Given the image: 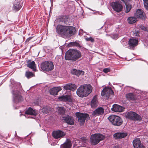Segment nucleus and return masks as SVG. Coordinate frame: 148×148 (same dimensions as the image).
Returning <instances> with one entry per match:
<instances>
[{
	"label": "nucleus",
	"mask_w": 148,
	"mask_h": 148,
	"mask_svg": "<svg viewBox=\"0 0 148 148\" xmlns=\"http://www.w3.org/2000/svg\"><path fill=\"white\" fill-rule=\"evenodd\" d=\"M127 22L130 24L135 23L137 21V18L134 16V17H130L128 18L127 19Z\"/></svg>",
	"instance_id": "cd10ccee"
},
{
	"label": "nucleus",
	"mask_w": 148,
	"mask_h": 148,
	"mask_svg": "<svg viewBox=\"0 0 148 148\" xmlns=\"http://www.w3.org/2000/svg\"><path fill=\"white\" fill-rule=\"evenodd\" d=\"M134 16L136 18H139L141 19H143L145 17V14L143 11L140 9L136 10L134 13Z\"/></svg>",
	"instance_id": "4468645a"
},
{
	"label": "nucleus",
	"mask_w": 148,
	"mask_h": 148,
	"mask_svg": "<svg viewBox=\"0 0 148 148\" xmlns=\"http://www.w3.org/2000/svg\"><path fill=\"white\" fill-rule=\"evenodd\" d=\"M63 119L68 124L72 125L74 124L73 119L72 117L68 116L66 117H63Z\"/></svg>",
	"instance_id": "412c9836"
},
{
	"label": "nucleus",
	"mask_w": 148,
	"mask_h": 148,
	"mask_svg": "<svg viewBox=\"0 0 148 148\" xmlns=\"http://www.w3.org/2000/svg\"><path fill=\"white\" fill-rule=\"evenodd\" d=\"M85 39L86 41H90L91 42H94V39L92 37H90L89 38L86 37Z\"/></svg>",
	"instance_id": "e433bc0d"
},
{
	"label": "nucleus",
	"mask_w": 148,
	"mask_h": 148,
	"mask_svg": "<svg viewBox=\"0 0 148 148\" xmlns=\"http://www.w3.org/2000/svg\"><path fill=\"white\" fill-rule=\"evenodd\" d=\"M68 46L69 47H74L76 46L77 47H79L80 46V45L78 43H77L76 42H71L70 43L69 45Z\"/></svg>",
	"instance_id": "f704fd0d"
},
{
	"label": "nucleus",
	"mask_w": 148,
	"mask_h": 148,
	"mask_svg": "<svg viewBox=\"0 0 148 148\" xmlns=\"http://www.w3.org/2000/svg\"><path fill=\"white\" fill-rule=\"evenodd\" d=\"M75 115L78 118L79 123L81 125H84L86 120L89 118V115L88 114H83L79 112H76Z\"/></svg>",
	"instance_id": "6e6552de"
},
{
	"label": "nucleus",
	"mask_w": 148,
	"mask_h": 148,
	"mask_svg": "<svg viewBox=\"0 0 148 148\" xmlns=\"http://www.w3.org/2000/svg\"><path fill=\"white\" fill-rule=\"evenodd\" d=\"M138 34H139V32L138 31L137 32H135V33H134V35H135L136 36H138Z\"/></svg>",
	"instance_id": "c03bdc74"
},
{
	"label": "nucleus",
	"mask_w": 148,
	"mask_h": 148,
	"mask_svg": "<svg viewBox=\"0 0 148 148\" xmlns=\"http://www.w3.org/2000/svg\"><path fill=\"white\" fill-rule=\"evenodd\" d=\"M133 144L134 148H145L144 146L141 143L139 138H137L133 140Z\"/></svg>",
	"instance_id": "ddd939ff"
},
{
	"label": "nucleus",
	"mask_w": 148,
	"mask_h": 148,
	"mask_svg": "<svg viewBox=\"0 0 148 148\" xmlns=\"http://www.w3.org/2000/svg\"><path fill=\"white\" fill-rule=\"evenodd\" d=\"M125 4V3H126V2L125 0H121Z\"/></svg>",
	"instance_id": "a18cd8bd"
},
{
	"label": "nucleus",
	"mask_w": 148,
	"mask_h": 148,
	"mask_svg": "<svg viewBox=\"0 0 148 148\" xmlns=\"http://www.w3.org/2000/svg\"><path fill=\"white\" fill-rule=\"evenodd\" d=\"M32 38V37H29L26 40V42H28Z\"/></svg>",
	"instance_id": "37998d69"
},
{
	"label": "nucleus",
	"mask_w": 148,
	"mask_h": 148,
	"mask_svg": "<svg viewBox=\"0 0 148 148\" xmlns=\"http://www.w3.org/2000/svg\"><path fill=\"white\" fill-rule=\"evenodd\" d=\"M39 100H38V101H36L34 102V103L36 105H38L39 104Z\"/></svg>",
	"instance_id": "79ce46f5"
},
{
	"label": "nucleus",
	"mask_w": 148,
	"mask_h": 148,
	"mask_svg": "<svg viewBox=\"0 0 148 148\" xmlns=\"http://www.w3.org/2000/svg\"><path fill=\"white\" fill-rule=\"evenodd\" d=\"M145 7L147 10H148V0H143Z\"/></svg>",
	"instance_id": "4c0bfd02"
},
{
	"label": "nucleus",
	"mask_w": 148,
	"mask_h": 148,
	"mask_svg": "<svg viewBox=\"0 0 148 148\" xmlns=\"http://www.w3.org/2000/svg\"><path fill=\"white\" fill-rule=\"evenodd\" d=\"M21 5H20L19 2H16L14 3L13 5V8L16 11L18 10L21 8Z\"/></svg>",
	"instance_id": "7c9ffc66"
},
{
	"label": "nucleus",
	"mask_w": 148,
	"mask_h": 148,
	"mask_svg": "<svg viewBox=\"0 0 148 148\" xmlns=\"http://www.w3.org/2000/svg\"><path fill=\"white\" fill-rule=\"evenodd\" d=\"M58 99L60 101H71V96L70 95H62L59 97Z\"/></svg>",
	"instance_id": "f3484780"
},
{
	"label": "nucleus",
	"mask_w": 148,
	"mask_h": 148,
	"mask_svg": "<svg viewBox=\"0 0 148 148\" xmlns=\"http://www.w3.org/2000/svg\"><path fill=\"white\" fill-rule=\"evenodd\" d=\"M62 90L60 86L57 87H54L51 88L50 90V92L51 95H56L58 93Z\"/></svg>",
	"instance_id": "6ab92c4d"
},
{
	"label": "nucleus",
	"mask_w": 148,
	"mask_h": 148,
	"mask_svg": "<svg viewBox=\"0 0 148 148\" xmlns=\"http://www.w3.org/2000/svg\"><path fill=\"white\" fill-rule=\"evenodd\" d=\"M68 19L67 16H63L58 18V20L59 22L66 23L68 22Z\"/></svg>",
	"instance_id": "a878e982"
},
{
	"label": "nucleus",
	"mask_w": 148,
	"mask_h": 148,
	"mask_svg": "<svg viewBox=\"0 0 148 148\" xmlns=\"http://www.w3.org/2000/svg\"><path fill=\"white\" fill-rule=\"evenodd\" d=\"M89 9L90 10H91L90 9V8H89Z\"/></svg>",
	"instance_id": "09e8293b"
},
{
	"label": "nucleus",
	"mask_w": 148,
	"mask_h": 148,
	"mask_svg": "<svg viewBox=\"0 0 148 148\" xmlns=\"http://www.w3.org/2000/svg\"><path fill=\"white\" fill-rule=\"evenodd\" d=\"M127 99L128 100H134L135 99L134 96L133 94L132 93H129L127 94L126 95Z\"/></svg>",
	"instance_id": "2f4dec72"
},
{
	"label": "nucleus",
	"mask_w": 148,
	"mask_h": 148,
	"mask_svg": "<svg viewBox=\"0 0 148 148\" xmlns=\"http://www.w3.org/2000/svg\"><path fill=\"white\" fill-rule=\"evenodd\" d=\"M97 103V96L95 95L94 97L91 101V107H96Z\"/></svg>",
	"instance_id": "c85d7f7f"
},
{
	"label": "nucleus",
	"mask_w": 148,
	"mask_h": 148,
	"mask_svg": "<svg viewBox=\"0 0 148 148\" xmlns=\"http://www.w3.org/2000/svg\"><path fill=\"white\" fill-rule=\"evenodd\" d=\"M87 140H85L84 141H85V143H86L87 142Z\"/></svg>",
	"instance_id": "de8ad7c7"
},
{
	"label": "nucleus",
	"mask_w": 148,
	"mask_h": 148,
	"mask_svg": "<svg viewBox=\"0 0 148 148\" xmlns=\"http://www.w3.org/2000/svg\"><path fill=\"white\" fill-rule=\"evenodd\" d=\"M111 5L114 10L117 12L121 11L123 9V6L121 4L118 2L112 3Z\"/></svg>",
	"instance_id": "f8f14e48"
},
{
	"label": "nucleus",
	"mask_w": 148,
	"mask_h": 148,
	"mask_svg": "<svg viewBox=\"0 0 148 148\" xmlns=\"http://www.w3.org/2000/svg\"><path fill=\"white\" fill-rule=\"evenodd\" d=\"M127 135L126 132H118L114 134V137L116 139H119L124 138Z\"/></svg>",
	"instance_id": "dca6fc26"
},
{
	"label": "nucleus",
	"mask_w": 148,
	"mask_h": 148,
	"mask_svg": "<svg viewBox=\"0 0 148 148\" xmlns=\"http://www.w3.org/2000/svg\"><path fill=\"white\" fill-rule=\"evenodd\" d=\"M52 135L53 137L55 139H60L63 137L65 135V133L62 131L58 130L53 131Z\"/></svg>",
	"instance_id": "9b49d317"
},
{
	"label": "nucleus",
	"mask_w": 148,
	"mask_h": 148,
	"mask_svg": "<svg viewBox=\"0 0 148 148\" xmlns=\"http://www.w3.org/2000/svg\"><path fill=\"white\" fill-rule=\"evenodd\" d=\"M108 119L114 125L119 126L123 123L121 118L118 116L111 115L108 117Z\"/></svg>",
	"instance_id": "423d86ee"
},
{
	"label": "nucleus",
	"mask_w": 148,
	"mask_h": 148,
	"mask_svg": "<svg viewBox=\"0 0 148 148\" xmlns=\"http://www.w3.org/2000/svg\"><path fill=\"white\" fill-rule=\"evenodd\" d=\"M50 108L47 106H45L40 110V111L44 114H47L50 110Z\"/></svg>",
	"instance_id": "c756f323"
},
{
	"label": "nucleus",
	"mask_w": 148,
	"mask_h": 148,
	"mask_svg": "<svg viewBox=\"0 0 148 148\" xmlns=\"http://www.w3.org/2000/svg\"><path fill=\"white\" fill-rule=\"evenodd\" d=\"M58 113L60 114H63L65 113V110L64 108L62 107H58Z\"/></svg>",
	"instance_id": "c9c22d12"
},
{
	"label": "nucleus",
	"mask_w": 148,
	"mask_h": 148,
	"mask_svg": "<svg viewBox=\"0 0 148 148\" xmlns=\"http://www.w3.org/2000/svg\"><path fill=\"white\" fill-rule=\"evenodd\" d=\"M63 88L65 90H73L76 89V86L73 84H68L65 85Z\"/></svg>",
	"instance_id": "5701e85b"
},
{
	"label": "nucleus",
	"mask_w": 148,
	"mask_h": 148,
	"mask_svg": "<svg viewBox=\"0 0 148 148\" xmlns=\"http://www.w3.org/2000/svg\"><path fill=\"white\" fill-rule=\"evenodd\" d=\"M72 145L71 142L70 140L67 139L64 143L61 145L60 147L61 148H71Z\"/></svg>",
	"instance_id": "b1692460"
},
{
	"label": "nucleus",
	"mask_w": 148,
	"mask_h": 148,
	"mask_svg": "<svg viewBox=\"0 0 148 148\" xmlns=\"http://www.w3.org/2000/svg\"><path fill=\"white\" fill-rule=\"evenodd\" d=\"M112 38L113 39L116 40L118 38V36L117 35H114L112 36Z\"/></svg>",
	"instance_id": "a19ab883"
},
{
	"label": "nucleus",
	"mask_w": 148,
	"mask_h": 148,
	"mask_svg": "<svg viewBox=\"0 0 148 148\" xmlns=\"http://www.w3.org/2000/svg\"><path fill=\"white\" fill-rule=\"evenodd\" d=\"M25 116L27 118H31V117H29L28 116V115H25Z\"/></svg>",
	"instance_id": "49530a36"
},
{
	"label": "nucleus",
	"mask_w": 148,
	"mask_h": 148,
	"mask_svg": "<svg viewBox=\"0 0 148 148\" xmlns=\"http://www.w3.org/2000/svg\"><path fill=\"white\" fill-rule=\"evenodd\" d=\"M25 113L26 114L35 116L37 114L38 112L37 110L29 108L25 111Z\"/></svg>",
	"instance_id": "4be33fe9"
},
{
	"label": "nucleus",
	"mask_w": 148,
	"mask_h": 148,
	"mask_svg": "<svg viewBox=\"0 0 148 148\" xmlns=\"http://www.w3.org/2000/svg\"><path fill=\"white\" fill-rule=\"evenodd\" d=\"M34 74L31 72L26 71L25 74V76L28 78H29L34 76Z\"/></svg>",
	"instance_id": "473e14b6"
},
{
	"label": "nucleus",
	"mask_w": 148,
	"mask_h": 148,
	"mask_svg": "<svg viewBox=\"0 0 148 148\" xmlns=\"http://www.w3.org/2000/svg\"><path fill=\"white\" fill-rule=\"evenodd\" d=\"M71 73L73 74L79 76L80 75H83L84 74V72L82 71L77 70L76 69H73L71 71Z\"/></svg>",
	"instance_id": "bb28decb"
},
{
	"label": "nucleus",
	"mask_w": 148,
	"mask_h": 148,
	"mask_svg": "<svg viewBox=\"0 0 148 148\" xmlns=\"http://www.w3.org/2000/svg\"><path fill=\"white\" fill-rule=\"evenodd\" d=\"M105 136L100 134H92L90 137V142L92 145L98 144L100 141L104 139Z\"/></svg>",
	"instance_id": "39448f33"
},
{
	"label": "nucleus",
	"mask_w": 148,
	"mask_h": 148,
	"mask_svg": "<svg viewBox=\"0 0 148 148\" xmlns=\"http://www.w3.org/2000/svg\"><path fill=\"white\" fill-rule=\"evenodd\" d=\"M126 117L134 121H140L142 120V118L139 115L133 112H128L126 115Z\"/></svg>",
	"instance_id": "9d476101"
},
{
	"label": "nucleus",
	"mask_w": 148,
	"mask_h": 148,
	"mask_svg": "<svg viewBox=\"0 0 148 148\" xmlns=\"http://www.w3.org/2000/svg\"><path fill=\"white\" fill-rule=\"evenodd\" d=\"M126 5V8L125 9V12L126 13L128 12L132 8L131 5L130 4H127V3L125 4Z\"/></svg>",
	"instance_id": "72a5a7b5"
},
{
	"label": "nucleus",
	"mask_w": 148,
	"mask_h": 148,
	"mask_svg": "<svg viewBox=\"0 0 148 148\" xmlns=\"http://www.w3.org/2000/svg\"><path fill=\"white\" fill-rule=\"evenodd\" d=\"M128 42L130 47L132 48L138 45V40H137L132 38L130 39Z\"/></svg>",
	"instance_id": "a211bd4d"
},
{
	"label": "nucleus",
	"mask_w": 148,
	"mask_h": 148,
	"mask_svg": "<svg viewBox=\"0 0 148 148\" xmlns=\"http://www.w3.org/2000/svg\"><path fill=\"white\" fill-rule=\"evenodd\" d=\"M104 109L101 107L98 108L94 112L93 114L95 115H102L104 113Z\"/></svg>",
	"instance_id": "393cba45"
},
{
	"label": "nucleus",
	"mask_w": 148,
	"mask_h": 148,
	"mask_svg": "<svg viewBox=\"0 0 148 148\" xmlns=\"http://www.w3.org/2000/svg\"><path fill=\"white\" fill-rule=\"evenodd\" d=\"M124 108L119 105L116 104H114L111 108L112 111L115 112H121L123 111Z\"/></svg>",
	"instance_id": "2eb2a0df"
},
{
	"label": "nucleus",
	"mask_w": 148,
	"mask_h": 148,
	"mask_svg": "<svg viewBox=\"0 0 148 148\" xmlns=\"http://www.w3.org/2000/svg\"><path fill=\"white\" fill-rule=\"evenodd\" d=\"M27 65L28 67L32 69L33 71H36V66L34 61H31L30 60H29L27 61Z\"/></svg>",
	"instance_id": "aec40b11"
},
{
	"label": "nucleus",
	"mask_w": 148,
	"mask_h": 148,
	"mask_svg": "<svg viewBox=\"0 0 148 148\" xmlns=\"http://www.w3.org/2000/svg\"><path fill=\"white\" fill-rule=\"evenodd\" d=\"M101 95L103 96L104 98L106 99H108L111 96L113 95L114 92L110 87L104 88L101 93Z\"/></svg>",
	"instance_id": "1a4fd4ad"
},
{
	"label": "nucleus",
	"mask_w": 148,
	"mask_h": 148,
	"mask_svg": "<svg viewBox=\"0 0 148 148\" xmlns=\"http://www.w3.org/2000/svg\"><path fill=\"white\" fill-rule=\"evenodd\" d=\"M82 57L81 52L76 49H70L65 53V58L67 60L74 62L77 60Z\"/></svg>",
	"instance_id": "f03ea898"
},
{
	"label": "nucleus",
	"mask_w": 148,
	"mask_h": 148,
	"mask_svg": "<svg viewBox=\"0 0 148 148\" xmlns=\"http://www.w3.org/2000/svg\"><path fill=\"white\" fill-rule=\"evenodd\" d=\"M92 87L89 84L81 86L77 90V94L79 97H84L88 95L91 92Z\"/></svg>",
	"instance_id": "7ed1b4c3"
},
{
	"label": "nucleus",
	"mask_w": 148,
	"mask_h": 148,
	"mask_svg": "<svg viewBox=\"0 0 148 148\" xmlns=\"http://www.w3.org/2000/svg\"><path fill=\"white\" fill-rule=\"evenodd\" d=\"M40 67L44 71H49L53 69L54 65L53 63L50 61H45L41 64Z\"/></svg>",
	"instance_id": "0eeeda50"
},
{
	"label": "nucleus",
	"mask_w": 148,
	"mask_h": 148,
	"mask_svg": "<svg viewBox=\"0 0 148 148\" xmlns=\"http://www.w3.org/2000/svg\"><path fill=\"white\" fill-rule=\"evenodd\" d=\"M140 27L141 29L147 31V27H145L144 26H143L142 25H140Z\"/></svg>",
	"instance_id": "58836bf2"
},
{
	"label": "nucleus",
	"mask_w": 148,
	"mask_h": 148,
	"mask_svg": "<svg viewBox=\"0 0 148 148\" xmlns=\"http://www.w3.org/2000/svg\"><path fill=\"white\" fill-rule=\"evenodd\" d=\"M110 71V69L109 68H105L103 69V71L105 73H107L109 72Z\"/></svg>",
	"instance_id": "ea45409f"
},
{
	"label": "nucleus",
	"mask_w": 148,
	"mask_h": 148,
	"mask_svg": "<svg viewBox=\"0 0 148 148\" xmlns=\"http://www.w3.org/2000/svg\"><path fill=\"white\" fill-rule=\"evenodd\" d=\"M14 89L12 91L13 95V101L15 103H17L22 100V98L18 91L21 88V85L19 83H16L14 85Z\"/></svg>",
	"instance_id": "20e7f679"
},
{
	"label": "nucleus",
	"mask_w": 148,
	"mask_h": 148,
	"mask_svg": "<svg viewBox=\"0 0 148 148\" xmlns=\"http://www.w3.org/2000/svg\"><path fill=\"white\" fill-rule=\"evenodd\" d=\"M75 30L74 27L58 25L56 27V32L62 36L69 37L73 34Z\"/></svg>",
	"instance_id": "f257e3e1"
}]
</instances>
